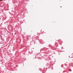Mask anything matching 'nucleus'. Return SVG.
<instances>
[{"label":"nucleus","mask_w":73,"mask_h":73,"mask_svg":"<svg viewBox=\"0 0 73 73\" xmlns=\"http://www.w3.org/2000/svg\"><path fill=\"white\" fill-rule=\"evenodd\" d=\"M69 71H70V72H71V71H72V70H70V69H69Z\"/></svg>","instance_id":"obj_1"},{"label":"nucleus","mask_w":73,"mask_h":73,"mask_svg":"<svg viewBox=\"0 0 73 73\" xmlns=\"http://www.w3.org/2000/svg\"><path fill=\"white\" fill-rule=\"evenodd\" d=\"M0 1H2V0H0Z\"/></svg>","instance_id":"obj_2"},{"label":"nucleus","mask_w":73,"mask_h":73,"mask_svg":"<svg viewBox=\"0 0 73 73\" xmlns=\"http://www.w3.org/2000/svg\"><path fill=\"white\" fill-rule=\"evenodd\" d=\"M61 7H62L61 6H60V7L61 8Z\"/></svg>","instance_id":"obj_3"}]
</instances>
